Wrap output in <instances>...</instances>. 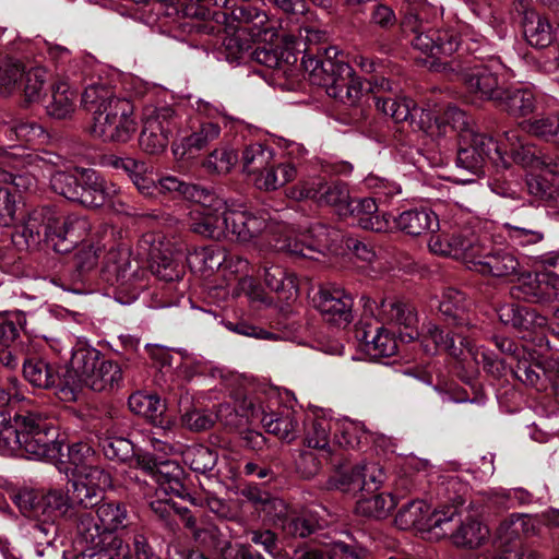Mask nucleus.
<instances>
[{"label":"nucleus","mask_w":559,"mask_h":559,"mask_svg":"<svg viewBox=\"0 0 559 559\" xmlns=\"http://www.w3.org/2000/svg\"><path fill=\"white\" fill-rule=\"evenodd\" d=\"M440 490L447 493V500L451 506H444L442 509H429L427 525L425 531L439 530V534L452 532V522L457 515V507L464 503L463 492L465 487L459 483L455 477H450L441 484Z\"/></svg>","instance_id":"nucleus-20"},{"label":"nucleus","mask_w":559,"mask_h":559,"mask_svg":"<svg viewBox=\"0 0 559 559\" xmlns=\"http://www.w3.org/2000/svg\"><path fill=\"white\" fill-rule=\"evenodd\" d=\"M467 302L465 295L455 289L447 288L439 300V311L444 320L454 326L461 328L468 323L466 317Z\"/></svg>","instance_id":"nucleus-32"},{"label":"nucleus","mask_w":559,"mask_h":559,"mask_svg":"<svg viewBox=\"0 0 559 559\" xmlns=\"http://www.w3.org/2000/svg\"><path fill=\"white\" fill-rule=\"evenodd\" d=\"M90 230L85 216L71 214L60 221L56 210L45 205L31 210L21 224L14 226L12 242L19 250H31L46 240L56 252L68 253Z\"/></svg>","instance_id":"nucleus-1"},{"label":"nucleus","mask_w":559,"mask_h":559,"mask_svg":"<svg viewBox=\"0 0 559 559\" xmlns=\"http://www.w3.org/2000/svg\"><path fill=\"white\" fill-rule=\"evenodd\" d=\"M253 40L247 35V31L240 26L236 27L233 34L227 35L223 40L226 58L229 61L242 59L250 53Z\"/></svg>","instance_id":"nucleus-58"},{"label":"nucleus","mask_w":559,"mask_h":559,"mask_svg":"<svg viewBox=\"0 0 559 559\" xmlns=\"http://www.w3.org/2000/svg\"><path fill=\"white\" fill-rule=\"evenodd\" d=\"M297 170L290 163L275 164L271 162L264 173L253 178L254 185L263 190H276L295 179Z\"/></svg>","instance_id":"nucleus-38"},{"label":"nucleus","mask_w":559,"mask_h":559,"mask_svg":"<svg viewBox=\"0 0 559 559\" xmlns=\"http://www.w3.org/2000/svg\"><path fill=\"white\" fill-rule=\"evenodd\" d=\"M325 525L328 522L316 511L307 510L300 514H289L282 523V530L286 535L305 538Z\"/></svg>","instance_id":"nucleus-33"},{"label":"nucleus","mask_w":559,"mask_h":559,"mask_svg":"<svg viewBox=\"0 0 559 559\" xmlns=\"http://www.w3.org/2000/svg\"><path fill=\"white\" fill-rule=\"evenodd\" d=\"M381 312L383 313L384 320L395 322L399 325H403L405 329H409L411 332L406 333L409 340H414L418 336V332L414 329L417 323V318L409 306L394 299H382Z\"/></svg>","instance_id":"nucleus-39"},{"label":"nucleus","mask_w":559,"mask_h":559,"mask_svg":"<svg viewBox=\"0 0 559 559\" xmlns=\"http://www.w3.org/2000/svg\"><path fill=\"white\" fill-rule=\"evenodd\" d=\"M429 250L438 255L463 260L467 267L473 264L481 251L483 245L467 226H452L449 231L432 235L428 241Z\"/></svg>","instance_id":"nucleus-10"},{"label":"nucleus","mask_w":559,"mask_h":559,"mask_svg":"<svg viewBox=\"0 0 559 559\" xmlns=\"http://www.w3.org/2000/svg\"><path fill=\"white\" fill-rule=\"evenodd\" d=\"M23 374L33 386L39 389L57 388V393L60 396V389L64 385V379L60 378L53 365L41 358H28L23 361Z\"/></svg>","instance_id":"nucleus-26"},{"label":"nucleus","mask_w":559,"mask_h":559,"mask_svg":"<svg viewBox=\"0 0 559 559\" xmlns=\"http://www.w3.org/2000/svg\"><path fill=\"white\" fill-rule=\"evenodd\" d=\"M520 159L523 166L540 170L527 180L528 192L547 202H559V164L551 156L544 154L525 155Z\"/></svg>","instance_id":"nucleus-13"},{"label":"nucleus","mask_w":559,"mask_h":559,"mask_svg":"<svg viewBox=\"0 0 559 559\" xmlns=\"http://www.w3.org/2000/svg\"><path fill=\"white\" fill-rule=\"evenodd\" d=\"M289 197L296 201L312 200L319 205L336 206L341 214L344 213L352 200L345 182L328 181L322 177H312L300 181L289 190Z\"/></svg>","instance_id":"nucleus-11"},{"label":"nucleus","mask_w":559,"mask_h":559,"mask_svg":"<svg viewBox=\"0 0 559 559\" xmlns=\"http://www.w3.org/2000/svg\"><path fill=\"white\" fill-rule=\"evenodd\" d=\"M337 55L334 47L325 49L324 58L307 51L302 57V66L312 84L324 87L326 94L340 103L355 106L364 95L362 82L355 75L353 68L338 59Z\"/></svg>","instance_id":"nucleus-5"},{"label":"nucleus","mask_w":559,"mask_h":559,"mask_svg":"<svg viewBox=\"0 0 559 559\" xmlns=\"http://www.w3.org/2000/svg\"><path fill=\"white\" fill-rule=\"evenodd\" d=\"M413 100L409 98L376 97V107L395 122L407 121L412 116Z\"/></svg>","instance_id":"nucleus-59"},{"label":"nucleus","mask_w":559,"mask_h":559,"mask_svg":"<svg viewBox=\"0 0 559 559\" xmlns=\"http://www.w3.org/2000/svg\"><path fill=\"white\" fill-rule=\"evenodd\" d=\"M369 497H361L356 503V511L359 514L376 519L385 518L394 509L396 502L390 493H377Z\"/></svg>","instance_id":"nucleus-48"},{"label":"nucleus","mask_w":559,"mask_h":559,"mask_svg":"<svg viewBox=\"0 0 559 559\" xmlns=\"http://www.w3.org/2000/svg\"><path fill=\"white\" fill-rule=\"evenodd\" d=\"M79 203L86 207H100L109 205L117 209L121 205L119 188L111 181L106 180L93 169L81 170V188Z\"/></svg>","instance_id":"nucleus-17"},{"label":"nucleus","mask_w":559,"mask_h":559,"mask_svg":"<svg viewBox=\"0 0 559 559\" xmlns=\"http://www.w3.org/2000/svg\"><path fill=\"white\" fill-rule=\"evenodd\" d=\"M14 503L27 518L43 520L41 495L35 490H20L14 496Z\"/></svg>","instance_id":"nucleus-63"},{"label":"nucleus","mask_w":559,"mask_h":559,"mask_svg":"<svg viewBox=\"0 0 559 559\" xmlns=\"http://www.w3.org/2000/svg\"><path fill=\"white\" fill-rule=\"evenodd\" d=\"M151 270L162 281H178L185 273L182 255L174 253L168 248L160 250L154 247L151 252Z\"/></svg>","instance_id":"nucleus-29"},{"label":"nucleus","mask_w":559,"mask_h":559,"mask_svg":"<svg viewBox=\"0 0 559 559\" xmlns=\"http://www.w3.org/2000/svg\"><path fill=\"white\" fill-rule=\"evenodd\" d=\"M264 282L266 286L276 293L285 294V298H289L297 293V285L293 274H288L280 265H264Z\"/></svg>","instance_id":"nucleus-51"},{"label":"nucleus","mask_w":559,"mask_h":559,"mask_svg":"<svg viewBox=\"0 0 559 559\" xmlns=\"http://www.w3.org/2000/svg\"><path fill=\"white\" fill-rule=\"evenodd\" d=\"M122 380V371L120 366L111 360H102L83 386H87L93 391L102 392L112 390L119 385Z\"/></svg>","instance_id":"nucleus-37"},{"label":"nucleus","mask_w":559,"mask_h":559,"mask_svg":"<svg viewBox=\"0 0 559 559\" xmlns=\"http://www.w3.org/2000/svg\"><path fill=\"white\" fill-rule=\"evenodd\" d=\"M333 425L332 420L320 417L313 418L306 429L305 444L310 449L319 450L325 460H332L333 456L330 447V433Z\"/></svg>","instance_id":"nucleus-34"},{"label":"nucleus","mask_w":559,"mask_h":559,"mask_svg":"<svg viewBox=\"0 0 559 559\" xmlns=\"http://www.w3.org/2000/svg\"><path fill=\"white\" fill-rule=\"evenodd\" d=\"M193 202L199 206L189 213V229L205 238L226 239L228 203L207 189Z\"/></svg>","instance_id":"nucleus-8"},{"label":"nucleus","mask_w":559,"mask_h":559,"mask_svg":"<svg viewBox=\"0 0 559 559\" xmlns=\"http://www.w3.org/2000/svg\"><path fill=\"white\" fill-rule=\"evenodd\" d=\"M362 341L366 353L373 359L391 357L397 350L396 340L383 328H377L376 334L370 337L369 332H364Z\"/></svg>","instance_id":"nucleus-44"},{"label":"nucleus","mask_w":559,"mask_h":559,"mask_svg":"<svg viewBox=\"0 0 559 559\" xmlns=\"http://www.w3.org/2000/svg\"><path fill=\"white\" fill-rule=\"evenodd\" d=\"M68 461L73 466V476H83L102 469L95 465V451L88 442L79 441L68 445Z\"/></svg>","instance_id":"nucleus-41"},{"label":"nucleus","mask_w":559,"mask_h":559,"mask_svg":"<svg viewBox=\"0 0 559 559\" xmlns=\"http://www.w3.org/2000/svg\"><path fill=\"white\" fill-rule=\"evenodd\" d=\"M487 162L506 164L500 147L491 136L477 130H465L459 135L457 167L475 176L484 174Z\"/></svg>","instance_id":"nucleus-7"},{"label":"nucleus","mask_w":559,"mask_h":559,"mask_svg":"<svg viewBox=\"0 0 559 559\" xmlns=\"http://www.w3.org/2000/svg\"><path fill=\"white\" fill-rule=\"evenodd\" d=\"M186 461L192 471L206 474L216 466L217 453L207 447L199 445L187 451Z\"/></svg>","instance_id":"nucleus-62"},{"label":"nucleus","mask_w":559,"mask_h":559,"mask_svg":"<svg viewBox=\"0 0 559 559\" xmlns=\"http://www.w3.org/2000/svg\"><path fill=\"white\" fill-rule=\"evenodd\" d=\"M409 119L412 124L431 138L445 135V126L440 122L439 116H436L430 109L418 108L414 102Z\"/></svg>","instance_id":"nucleus-55"},{"label":"nucleus","mask_w":559,"mask_h":559,"mask_svg":"<svg viewBox=\"0 0 559 559\" xmlns=\"http://www.w3.org/2000/svg\"><path fill=\"white\" fill-rule=\"evenodd\" d=\"M100 352L86 345H78L70 359V368L64 374V385L60 389V399L63 401L76 400L78 392L87 378L95 372L102 361Z\"/></svg>","instance_id":"nucleus-14"},{"label":"nucleus","mask_w":559,"mask_h":559,"mask_svg":"<svg viewBox=\"0 0 559 559\" xmlns=\"http://www.w3.org/2000/svg\"><path fill=\"white\" fill-rule=\"evenodd\" d=\"M237 154L228 147L215 148L204 159L203 167L209 173L227 174L237 163Z\"/></svg>","instance_id":"nucleus-60"},{"label":"nucleus","mask_w":559,"mask_h":559,"mask_svg":"<svg viewBox=\"0 0 559 559\" xmlns=\"http://www.w3.org/2000/svg\"><path fill=\"white\" fill-rule=\"evenodd\" d=\"M345 236L338 229L329 227L321 223L310 226L305 233L294 238H286L283 242L277 241L270 246L276 250H285L292 254L313 259L312 253L324 254L328 251L337 253L343 248Z\"/></svg>","instance_id":"nucleus-9"},{"label":"nucleus","mask_w":559,"mask_h":559,"mask_svg":"<svg viewBox=\"0 0 559 559\" xmlns=\"http://www.w3.org/2000/svg\"><path fill=\"white\" fill-rule=\"evenodd\" d=\"M50 187L56 193L70 201L78 202L81 188V170L74 173L55 171L50 177Z\"/></svg>","instance_id":"nucleus-50"},{"label":"nucleus","mask_w":559,"mask_h":559,"mask_svg":"<svg viewBox=\"0 0 559 559\" xmlns=\"http://www.w3.org/2000/svg\"><path fill=\"white\" fill-rule=\"evenodd\" d=\"M335 442L346 449H357L369 439V431L364 424L354 420H344L337 424L334 436Z\"/></svg>","instance_id":"nucleus-47"},{"label":"nucleus","mask_w":559,"mask_h":559,"mask_svg":"<svg viewBox=\"0 0 559 559\" xmlns=\"http://www.w3.org/2000/svg\"><path fill=\"white\" fill-rule=\"evenodd\" d=\"M102 449L111 461L130 462L133 459L134 447L126 438H107L103 441Z\"/></svg>","instance_id":"nucleus-64"},{"label":"nucleus","mask_w":559,"mask_h":559,"mask_svg":"<svg viewBox=\"0 0 559 559\" xmlns=\"http://www.w3.org/2000/svg\"><path fill=\"white\" fill-rule=\"evenodd\" d=\"M317 309L324 320L338 326L348 325L353 319V297L343 288L320 289L314 298Z\"/></svg>","instance_id":"nucleus-19"},{"label":"nucleus","mask_w":559,"mask_h":559,"mask_svg":"<svg viewBox=\"0 0 559 559\" xmlns=\"http://www.w3.org/2000/svg\"><path fill=\"white\" fill-rule=\"evenodd\" d=\"M430 506L423 500H414L404 506L395 516V524L401 530H426Z\"/></svg>","instance_id":"nucleus-42"},{"label":"nucleus","mask_w":559,"mask_h":559,"mask_svg":"<svg viewBox=\"0 0 559 559\" xmlns=\"http://www.w3.org/2000/svg\"><path fill=\"white\" fill-rule=\"evenodd\" d=\"M182 476L183 471L176 462H159L157 474H155L154 477V480L157 484V492L162 491L165 495L182 497L186 490L182 483Z\"/></svg>","instance_id":"nucleus-36"},{"label":"nucleus","mask_w":559,"mask_h":559,"mask_svg":"<svg viewBox=\"0 0 559 559\" xmlns=\"http://www.w3.org/2000/svg\"><path fill=\"white\" fill-rule=\"evenodd\" d=\"M500 66L496 60H489L487 63L474 59L471 64L461 70V76L469 93L479 99H489L496 103L502 88L498 71Z\"/></svg>","instance_id":"nucleus-15"},{"label":"nucleus","mask_w":559,"mask_h":559,"mask_svg":"<svg viewBox=\"0 0 559 559\" xmlns=\"http://www.w3.org/2000/svg\"><path fill=\"white\" fill-rule=\"evenodd\" d=\"M349 213L359 227L377 233L386 231L390 221L386 214H380L372 198L350 200L343 214Z\"/></svg>","instance_id":"nucleus-24"},{"label":"nucleus","mask_w":559,"mask_h":559,"mask_svg":"<svg viewBox=\"0 0 559 559\" xmlns=\"http://www.w3.org/2000/svg\"><path fill=\"white\" fill-rule=\"evenodd\" d=\"M41 503L44 522H53L66 516L74 508L71 496L59 488H52L47 493L41 495Z\"/></svg>","instance_id":"nucleus-43"},{"label":"nucleus","mask_w":559,"mask_h":559,"mask_svg":"<svg viewBox=\"0 0 559 559\" xmlns=\"http://www.w3.org/2000/svg\"><path fill=\"white\" fill-rule=\"evenodd\" d=\"M226 239L239 243L254 242L275 231V224L266 212H251L228 206Z\"/></svg>","instance_id":"nucleus-12"},{"label":"nucleus","mask_w":559,"mask_h":559,"mask_svg":"<svg viewBox=\"0 0 559 559\" xmlns=\"http://www.w3.org/2000/svg\"><path fill=\"white\" fill-rule=\"evenodd\" d=\"M86 83V69L79 63L72 66L64 80L52 85L50 100L45 105L47 114L56 119H66L75 110L79 85Z\"/></svg>","instance_id":"nucleus-16"},{"label":"nucleus","mask_w":559,"mask_h":559,"mask_svg":"<svg viewBox=\"0 0 559 559\" xmlns=\"http://www.w3.org/2000/svg\"><path fill=\"white\" fill-rule=\"evenodd\" d=\"M111 484L109 473L104 469H95L91 474L74 476L71 483V500L73 507L88 509L97 506L105 488Z\"/></svg>","instance_id":"nucleus-22"},{"label":"nucleus","mask_w":559,"mask_h":559,"mask_svg":"<svg viewBox=\"0 0 559 559\" xmlns=\"http://www.w3.org/2000/svg\"><path fill=\"white\" fill-rule=\"evenodd\" d=\"M156 189L158 193L167 194L171 198L182 197L191 202L200 200L202 192L205 190V188L200 186L185 182L176 176L162 177L157 182Z\"/></svg>","instance_id":"nucleus-46"},{"label":"nucleus","mask_w":559,"mask_h":559,"mask_svg":"<svg viewBox=\"0 0 559 559\" xmlns=\"http://www.w3.org/2000/svg\"><path fill=\"white\" fill-rule=\"evenodd\" d=\"M97 524L92 513L84 512L78 518V540L84 559H126L129 545L112 533L128 526L129 516L126 506L106 502L97 507Z\"/></svg>","instance_id":"nucleus-2"},{"label":"nucleus","mask_w":559,"mask_h":559,"mask_svg":"<svg viewBox=\"0 0 559 559\" xmlns=\"http://www.w3.org/2000/svg\"><path fill=\"white\" fill-rule=\"evenodd\" d=\"M230 17L237 21L253 41H272L277 37V29L269 20L266 13L249 3L231 8Z\"/></svg>","instance_id":"nucleus-21"},{"label":"nucleus","mask_w":559,"mask_h":559,"mask_svg":"<svg viewBox=\"0 0 559 559\" xmlns=\"http://www.w3.org/2000/svg\"><path fill=\"white\" fill-rule=\"evenodd\" d=\"M221 134V127L213 121H201L198 126L192 127V131L188 135H182L180 145L174 150L175 154L187 153L192 154L205 148L210 143L218 139Z\"/></svg>","instance_id":"nucleus-28"},{"label":"nucleus","mask_w":559,"mask_h":559,"mask_svg":"<svg viewBox=\"0 0 559 559\" xmlns=\"http://www.w3.org/2000/svg\"><path fill=\"white\" fill-rule=\"evenodd\" d=\"M138 129L134 106L127 98L107 103V107L95 111L88 128L90 133L104 142L127 143Z\"/></svg>","instance_id":"nucleus-6"},{"label":"nucleus","mask_w":559,"mask_h":559,"mask_svg":"<svg viewBox=\"0 0 559 559\" xmlns=\"http://www.w3.org/2000/svg\"><path fill=\"white\" fill-rule=\"evenodd\" d=\"M489 537V530L486 525L476 520L462 523L460 528L452 534L453 543L460 547L478 548Z\"/></svg>","instance_id":"nucleus-45"},{"label":"nucleus","mask_w":559,"mask_h":559,"mask_svg":"<svg viewBox=\"0 0 559 559\" xmlns=\"http://www.w3.org/2000/svg\"><path fill=\"white\" fill-rule=\"evenodd\" d=\"M118 98L104 84L87 83L82 93V105L95 117V111H100L102 108L107 107V103Z\"/></svg>","instance_id":"nucleus-54"},{"label":"nucleus","mask_w":559,"mask_h":559,"mask_svg":"<svg viewBox=\"0 0 559 559\" xmlns=\"http://www.w3.org/2000/svg\"><path fill=\"white\" fill-rule=\"evenodd\" d=\"M60 450L46 417L37 412L16 413L0 432V453L3 455L50 461L58 457Z\"/></svg>","instance_id":"nucleus-3"},{"label":"nucleus","mask_w":559,"mask_h":559,"mask_svg":"<svg viewBox=\"0 0 559 559\" xmlns=\"http://www.w3.org/2000/svg\"><path fill=\"white\" fill-rule=\"evenodd\" d=\"M519 127L526 133L540 139H559V116H546L533 120H525L521 122Z\"/></svg>","instance_id":"nucleus-56"},{"label":"nucleus","mask_w":559,"mask_h":559,"mask_svg":"<svg viewBox=\"0 0 559 559\" xmlns=\"http://www.w3.org/2000/svg\"><path fill=\"white\" fill-rule=\"evenodd\" d=\"M179 120L180 118L176 114L175 109L167 105H147L143 109V126L150 127V124H152L151 128L159 132L166 133L169 136H171L174 131L178 128Z\"/></svg>","instance_id":"nucleus-35"},{"label":"nucleus","mask_w":559,"mask_h":559,"mask_svg":"<svg viewBox=\"0 0 559 559\" xmlns=\"http://www.w3.org/2000/svg\"><path fill=\"white\" fill-rule=\"evenodd\" d=\"M266 432L275 435L287 442L296 439L298 433V420L290 409H284L281 413H267L262 409L257 414Z\"/></svg>","instance_id":"nucleus-27"},{"label":"nucleus","mask_w":559,"mask_h":559,"mask_svg":"<svg viewBox=\"0 0 559 559\" xmlns=\"http://www.w3.org/2000/svg\"><path fill=\"white\" fill-rule=\"evenodd\" d=\"M442 9L429 3L409 7L401 20V31L411 37L414 49L430 57L451 56L462 45L459 25L436 28Z\"/></svg>","instance_id":"nucleus-4"},{"label":"nucleus","mask_w":559,"mask_h":559,"mask_svg":"<svg viewBox=\"0 0 559 559\" xmlns=\"http://www.w3.org/2000/svg\"><path fill=\"white\" fill-rule=\"evenodd\" d=\"M22 205L20 194L7 188H0V226L9 227L14 225L16 214L21 211Z\"/></svg>","instance_id":"nucleus-61"},{"label":"nucleus","mask_w":559,"mask_h":559,"mask_svg":"<svg viewBox=\"0 0 559 559\" xmlns=\"http://www.w3.org/2000/svg\"><path fill=\"white\" fill-rule=\"evenodd\" d=\"M25 69L19 61L8 59L0 63V95L8 96L22 87Z\"/></svg>","instance_id":"nucleus-52"},{"label":"nucleus","mask_w":559,"mask_h":559,"mask_svg":"<svg viewBox=\"0 0 559 559\" xmlns=\"http://www.w3.org/2000/svg\"><path fill=\"white\" fill-rule=\"evenodd\" d=\"M273 150L261 143H253L245 147L241 155L243 171L248 175L258 177L264 173L269 164L273 162Z\"/></svg>","instance_id":"nucleus-40"},{"label":"nucleus","mask_w":559,"mask_h":559,"mask_svg":"<svg viewBox=\"0 0 559 559\" xmlns=\"http://www.w3.org/2000/svg\"><path fill=\"white\" fill-rule=\"evenodd\" d=\"M469 270L481 275L495 277H508L518 275L520 263L516 257L507 250L486 251L481 248L477 258L469 264Z\"/></svg>","instance_id":"nucleus-23"},{"label":"nucleus","mask_w":559,"mask_h":559,"mask_svg":"<svg viewBox=\"0 0 559 559\" xmlns=\"http://www.w3.org/2000/svg\"><path fill=\"white\" fill-rule=\"evenodd\" d=\"M394 223L396 228L413 236L439 228L437 214L425 207L404 211L394 218Z\"/></svg>","instance_id":"nucleus-30"},{"label":"nucleus","mask_w":559,"mask_h":559,"mask_svg":"<svg viewBox=\"0 0 559 559\" xmlns=\"http://www.w3.org/2000/svg\"><path fill=\"white\" fill-rule=\"evenodd\" d=\"M102 276L112 286L129 289L140 277V266L128 249L112 248L104 257Z\"/></svg>","instance_id":"nucleus-18"},{"label":"nucleus","mask_w":559,"mask_h":559,"mask_svg":"<svg viewBox=\"0 0 559 559\" xmlns=\"http://www.w3.org/2000/svg\"><path fill=\"white\" fill-rule=\"evenodd\" d=\"M496 106L508 115L520 118L533 114L538 108V98L528 87L502 90Z\"/></svg>","instance_id":"nucleus-25"},{"label":"nucleus","mask_w":559,"mask_h":559,"mask_svg":"<svg viewBox=\"0 0 559 559\" xmlns=\"http://www.w3.org/2000/svg\"><path fill=\"white\" fill-rule=\"evenodd\" d=\"M425 340H430L435 346L431 348L425 344L427 353L433 354L437 350H447L454 357H460L463 354L462 348L455 346V340L433 323L425 325Z\"/></svg>","instance_id":"nucleus-57"},{"label":"nucleus","mask_w":559,"mask_h":559,"mask_svg":"<svg viewBox=\"0 0 559 559\" xmlns=\"http://www.w3.org/2000/svg\"><path fill=\"white\" fill-rule=\"evenodd\" d=\"M128 405L132 413L143 416L154 423H160L159 418L165 409L159 397L156 395L143 394L141 392L131 394L128 400Z\"/></svg>","instance_id":"nucleus-49"},{"label":"nucleus","mask_w":559,"mask_h":559,"mask_svg":"<svg viewBox=\"0 0 559 559\" xmlns=\"http://www.w3.org/2000/svg\"><path fill=\"white\" fill-rule=\"evenodd\" d=\"M226 259V250L219 246H206L195 249L188 258V264L192 271L202 276H210L215 271H221Z\"/></svg>","instance_id":"nucleus-31"},{"label":"nucleus","mask_w":559,"mask_h":559,"mask_svg":"<svg viewBox=\"0 0 559 559\" xmlns=\"http://www.w3.org/2000/svg\"><path fill=\"white\" fill-rule=\"evenodd\" d=\"M357 559V555L352 548L342 543L324 545L321 548H308L296 551V559Z\"/></svg>","instance_id":"nucleus-53"}]
</instances>
